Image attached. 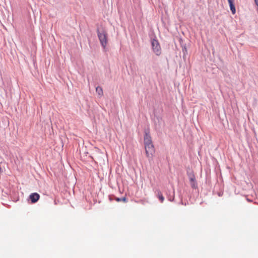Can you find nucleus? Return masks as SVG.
I'll return each instance as SVG.
<instances>
[{"label":"nucleus","instance_id":"f257e3e1","mask_svg":"<svg viewBox=\"0 0 258 258\" xmlns=\"http://www.w3.org/2000/svg\"><path fill=\"white\" fill-rule=\"evenodd\" d=\"M144 141L146 156L149 159H152L155 153V148L149 132H145Z\"/></svg>","mask_w":258,"mask_h":258},{"label":"nucleus","instance_id":"f03ea898","mask_svg":"<svg viewBox=\"0 0 258 258\" xmlns=\"http://www.w3.org/2000/svg\"><path fill=\"white\" fill-rule=\"evenodd\" d=\"M97 35L101 45L103 48H105L107 43V34L104 30H99L97 29Z\"/></svg>","mask_w":258,"mask_h":258},{"label":"nucleus","instance_id":"7ed1b4c3","mask_svg":"<svg viewBox=\"0 0 258 258\" xmlns=\"http://www.w3.org/2000/svg\"><path fill=\"white\" fill-rule=\"evenodd\" d=\"M151 45L152 50L156 55H160L161 53V48L156 36L151 38Z\"/></svg>","mask_w":258,"mask_h":258},{"label":"nucleus","instance_id":"20e7f679","mask_svg":"<svg viewBox=\"0 0 258 258\" xmlns=\"http://www.w3.org/2000/svg\"><path fill=\"white\" fill-rule=\"evenodd\" d=\"M40 198V195L37 192L31 194L29 196V199L32 203H36Z\"/></svg>","mask_w":258,"mask_h":258},{"label":"nucleus","instance_id":"39448f33","mask_svg":"<svg viewBox=\"0 0 258 258\" xmlns=\"http://www.w3.org/2000/svg\"><path fill=\"white\" fill-rule=\"evenodd\" d=\"M234 0H228V2L230 7V9L232 14H235L236 13V9L234 4Z\"/></svg>","mask_w":258,"mask_h":258},{"label":"nucleus","instance_id":"423d86ee","mask_svg":"<svg viewBox=\"0 0 258 258\" xmlns=\"http://www.w3.org/2000/svg\"><path fill=\"white\" fill-rule=\"evenodd\" d=\"M156 195L161 203H163L164 200V198L161 191L159 190H157Z\"/></svg>","mask_w":258,"mask_h":258},{"label":"nucleus","instance_id":"0eeeda50","mask_svg":"<svg viewBox=\"0 0 258 258\" xmlns=\"http://www.w3.org/2000/svg\"><path fill=\"white\" fill-rule=\"evenodd\" d=\"M114 199L115 201L117 202H123L124 203H126L127 202V199L126 197H122V198H117L114 197Z\"/></svg>","mask_w":258,"mask_h":258},{"label":"nucleus","instance_id":"6e6552de","mask_svg":"<svg viewBox=\"0 0 258 258\" xmlns=\"http://www.w3.org/2000/svg\"><path fill=\"white\" fill-rule=\"evenodd\" d=\"M96 92L97 93H98V94L99 95H100V96L103 95V89L101 87H100V86L97 87L96 88Z\"/></svg>","mask_w":258,"mask_h":258},{"label":"nucleus","instance_id":"1a4fd4ad","mask_svg":"<svg viewBox=\"0 0 258 258\" xmlns=\"http://www.w3.org/2000/svg\"><path fill=\"white\" fill-rule=\"evenodd\" d=\"M182 51L183 52V57L184 58L187 53V50L185 45H182Z\"/></svg>","mask_w":258,"mask_h":258},{"label":"nucleus","instance_id":"9d476101","mask_svg":"<svg viewBox=\"0 0 258 258\" xmlns=\"http://www.w3.org/2000/svg\"><path fill=\"white\" fill-rule=\"evenodd\" d=\"M188 176H189V179L190 183L197 181L196 180L195 176L193 173H191L188 174Z\"/></svg>","mask_w":258,"mask_h":258},{"label":"nucleus","instance_id":"9b49d317","mask_svg":"<svg viewBox=\"0 0 258 258\" xmlns=\"http://www.w3.org/2000/svg\"><path fill=\"white\" fill-rule=\"evenodd\" d=\"M168 200L170 202H173L174 201V190L173 189V191H172V195H169L168 196Z\"/></svg>","mask_w":258,"mask_h":258},{"label":"nucleus","instance_id":"f8f14e48","mask_svg":"<svg viewBox=\"0 0 258 258\" xmlns=\"http://www.w3.org/2000/svg\"><path fill=\"white\" fill-rule=\"evenodd\" d=\"M191 188L193 189H197L198 188V184L197 181L194 182H190V183Z\"/></svg>","mask_w":258,"mask_h":258},{"label":"nucleus","instance_id":"ddd939ff","mask_svg":"<svg viewBox=\"0 0 258 258\" xmlns=\"http://www.w3.org/2000/svg\"><path fill=\"white\" fill-rule=\"evenodd\" d=\"M179 198H180V201L179 204L183 205V202H182V196L181 195V194L179 195Z\"/></svg>","mask_w":258,"mask_h":258},{"label":"nucleus","instance_id":"4468645a","mask_svg":"<svg viewBox=\"0 0 258 258\" xmlns=\"http://www.w3.org/2000/svg\"><path fill=\"white\" fill-rule=\"evenodd\" d=\"M255 5L258 7V0H254Z\"/></svg>","mask_w":258,"mask_h":258},{"label":"nucleus","instance_id":"2eb2a0df","mask_svg":"<svg viewBox=\"0 0 258 258\" xmlns=\"http://www.w3.org/2000/svg\"><path fill=\"white\" fill-rule=\"evenodd\" d=\"M109 200H110V201L112 200V199L111 198V197H109Z\"/></svg>","mask_w":258,"mask_h":258},{"label":"nucleus","instance_id":"dca6fc26","mask_svg":"<svg viewBox=\"0 0 258 258\" xmlns=\"http://www.w3.org/2000/svg\"><path fill=\"white\" fill-rule=\"evenodd\" d=\"M157 119L159 121V119H160L159 117H157Z\"/></svg>","mask_w":258,"mask_h":258},{"label":"nucleus","instance_id":"f3484780","mask_svg":"<svg viewBox=\"0 0 258 258\" xmlns=\"http://www.w3.org/2000/svg\"><path fill=\"white\" fill-rule=\"evenodd\" d=\"M247 201H249V202H251V200H250V199H247Z\"/></svg>","mask_w":258,"mask_h":258}]
</instances>
